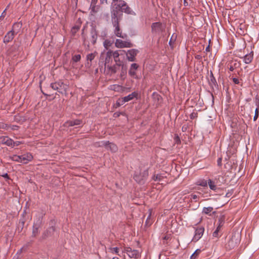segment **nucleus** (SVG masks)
<instances>
[{
  "mask_svg": "<svg viewBox=\"0 0 259 259\" xmlns=\"http://www.w3.org/2000/svg\"><path fill=\"white\" fill-rule=\"evenodd\" d=\"M233 238H232L229 242V245H232L233 247Z\"/></svg>",
  "mask_w": 259,
  "mask_h": 259,
  "instance_id": "45",
  "label": "nucleus"
},
{
  "mask_svg": "<svg viewBox=\"0 0 259 259\" xmlns=\"http://www.w3.org/2000/svg\"><path fill=\"white\" fill-rule=\"evenodd\" d=\"M114 26L115 27L114 33L116 36L123 39L126 38V34L122 33V31L119 28L118 21L114 22Z\"/></svg>",
  "mask_w": 259,
  "mask_h": 259,
  "instance_id": "7",
  "label": "nucleus"
},
{
  "mask_svg": "<svg viewBox=\"0 0 259 259\" xmlns=\"http://www.w3.org/2000/svg\"><path fill=\"white\" fill-rule=\"evenodd\" d=\"M201 252V250L199 249H197L191 256V259H196L198 255Z\"/></svg>",
  "mask_w": 259,
  "mask_h": 259,
  "instance_id": "26",
  "label": "nucleus"
},
{
  "mask_svg": "<svg viewBox=\"0 0 259 259\" xmlns=\"http://www.w3.org/2000/svg\"><path fill=\"white\" fill-rule=\"evenodd\" d=\"M139 51L136 49H131L128 50L126 53L127 59L129 61H135L136 60L135 57L137 56Z\"/></svg>",
  "mask_w": 259,
  "mask_h": 259,
  "instance_id": "5",
  "label": "nucleus"
},
{
  "mask_svg": "<svg viewBox=\"0 0 259 259\" xmlns=\"http://www.w3.org/2000/svg\"><path fill=\"white\" fill-rule=\"evenodd\" d=\"M59 84L55 83H52L51 84V87L54 90H58V86Z\"/></svg>",
  "mask_w": 259,
  "mask_h": 259,
  "instance_id": "37",
  "label": "nucleus"
},
{
  "mask_svg": "<svg viewBox=\"0 0 259 259\" xmlns=\"http://www.w3.org/2000/svg\"><path fill=\"white\" fill-rule=\"evenodd\" d=\"M180 141V140H179V138H178V137H177V138H176V142H178V141Z\"/></svg>",
  "mask_w": 259,
  "mask_h": 259,
  "instance_id": "58",
  "label": "nucleus"
},
{
  "mask_svg": "<svg viewBox=\"0 0 259 259\" xmlns=\"http://www.w3.org/2000/svg\"><path fill=\"white\" fill-rule=\"evenodd\" d=\"M198 198V196L196 194H191L190 195V199L192 200H194L195 201H197V199Z\"/></svg>",
  "mask_w": 259,
  "mask_h": 259,
  "instance_id": "36",
  "label": "nucleus"
},
{
  "mask_svg": "<svg viewBox=\"0 0 259 259\" xmlns=\"http://www.w3.org/2000/svg\"><path fill=\"white\" fill-rule=\"evenodd\" d=\"M108 143V145H107V147L108 149H109L112 152H115L117 150V147L116 145L113 143Z\"/></svg>",
  "mask_w": 259,
  "mask_h": 259,
  "instance_id": "21",
  "label": "nucleus"
},
{
  "mask_svg": "<svg viewBox=\"0 0 259 259\" xmlns=\"http://www.w3.org/2000/svg\"><path fill=\"white\" fill-rule=\"evenodd\" d=\"M38 233V228L35 227L33 226V231H32V235L35 237Z\"/></svg>",
  "mask_w": 259,
  "mask_h": 259,
  "instance_id": "33",
  "label": "nucleus"
},
{
  "mask_svg": "<svg viewBox=\"0 0 259 259\" xmlns=\"http://www.w3.org/2000/svg\"><path fill=\"white\" fill-rule=\"evenodd\" d=\"M106 3H107V0H105Z\"/></svg>",
  "mask_w": 259,
  "mask_h": 259,
  "instance_id": "62",
  "label": "nucleus"
},
{
  "mask_svg": "<svg viewBox=\"0 0 259 259\" xmlns=\"http://www.w3.org/2000/svg\"><path fill=\"white\" fill-rule=\"evenodd\" d=\"M40 89H41V83H40ZM41 92H42V93H43V94H44V95H46V96H48V94H47L43 92V91L42 90V89H41Z\"/></svg>",
  "mask_w": 259,
  "mask_h": 259,
  "instance_id": "50",
  "label": "nucleus"
},
{
  "mask_svg": "<svg viewBox=\"0 0 259 259\" xmlns=\"http://www.w3.org/2000/svg\"><path fill=\"white\" fill-rule=\"evenodd\" d=\"M6 9H5V10L4 11L3 13H2V15L0 16V18H1V17H5V16H4V15H5V12H6Z\"/></svg>",
  "mask_w": 259,
  "mask_h": 259,
  "instance_id": "49",
  "label": "nucleus"
},
{
  "mask_svg": "<svg viewBox=\"0 0 259 259\" xmlns=\"http://www.w3.org/2000/svg\"><path fill=\"white\" fill-rule=\"evenodd\" d=\"M110 89L116 92H121L123 91V88L122 86L117 84L111 85Z\"/></svg>",
  "mask_w": 259,
  "mask_h": 259,
  "instance_id": "19",
  "label": "nucleus"
},
{
  "mask_svg": "<svg viewBox=\"0 0 259 259\" xmlns=\"http://www.w3.org/2000/svg\"><path fill=\"white\" fill-rule=\"evenodd\" d=\"M124 51H116L114 52L112 51V57L114 59L115 62L117 63L120 61L119 56L120 55L119 52H124Z\"/></svg>",
  "mask_w": 259,
  "mask_h": 259,
  "instance_id": "18",
  "label": "nucleus"
},
{
  "mask_svg": "<svg viewBox=\"0 0 259 259\" xmlns=\"http://www.w3.org/2000/svg\"><path fill=\"white\" fill-rule=\"evenodd\" d=\"M206 51H209V46H208L207 47H206Z\"/></svg>",
  "mask_w": 259,
  "mask_h": 259,
  "instance_id": "57",
  "label": "nucleus"
},
{
  "mask_svg": "<svg viewBox=\"0 0 259 259\" xmlns=\"http://www.w3.org/2000/svg\"><path fill=\"white\" fill-rule=\"evenodd\" d=\"M69 126H74L75 125H79L81 123V121L79 120H75L73 121H70L67 122Z\"/></svg>",
  "mask_w": 259,
  "mask_h": 259,
  "instance_id": "24",
  "label": "nucleus"
},
{
  "mask_svg": "<svg viewBox=\"0 0 259 259\" xmlns=\"http://www.w3.org/2000/svg\"><path fill=\"white\" fill-rule=\"evenodd\" d=\"M19 144H20V142H15V144H13V146H15V145H16V146H18V145H19Z\"/></svg>",
  "mask_w": 259,
  "mask_h": 259,
  "instance_id": "51",
  "label": "nucleus"
},
{
  "mask_svg": "<svg viewBox=\"0 0 259 259\" xmlns=\"http://www.w3.org/2000/svg\"><path fill=\"white\" fill-rule=\"evenodd\" d=\"M117 104L118 106H119L122 105L123 104H121V101H119V99H118V100L117 102Z\"/></svg>",
  "mask_w": 259,
  "mask_h": 259,
  "instance_id": "48",
  "label": "nucleus"
},
{
  "mask_svg": "<svg viewBox=\"0 0 259 259\" xmlns=\"http://www.w3.org/2000/svg\"><path fill=\"white\" fill-rule=\"evenodd\" d=\"M223 226V224H222V222H220V223H219V225L217 227L216 230H218V231H219L221 229V227Z\"/></svg>",
  "mask_w": 259,
  "mask_h": 259,
  "instance_id": "43",
  "label": "nucleus"
},
{
  "mask_svg": "<svg viewBox=\"0 0 259 259\" xmlns=\"http://www.w3.org/2000/svg\"><path fill=\"white\" fill-rule=\"evenodd\" d=\"M47 237V235L46 234H44V235L42 236V239H46Z\"/></svg>",
  "mask_w": 259,
  "mask_h": 259,
  "instance_id": "53",
  "label": "nucleus"
},
{
  "mask_svg": "<svg viewBox=\"0 0 259 259\" xmlns=\"http://www.w3.org/2000/svg\"><path fill=\"white\" fill-rule=\"evenodd\" d=\"M204 231L203 227L198 228L195 230V233L192 239V241L196 242L198 241L202 236Z\"/></svg>",
  "mask_w": 259,
  "mask_h": 259,
  "instance_id": "6",
  "label": "nucleus"
},
{
  "mask_svg": "<svg viewBox=\"0 0 259 259\" xmlns=\"http://www.w3.org/2000/svg\"><path fill=\"white\" fill-rule=\"evenodd\" d=\"M225 220V217L224 215H222L220 217V218L219 219V223H220V222H222V224H224Z\"/></svg>",
  "mask_w": 259,
  "mask_h": 259,
  "instance_id": "38",
  "label": "nucleus"
},
{
  "mask_svg": "<svg viewBox=\"0 0 259 259\" xmlns=\"http://www.w3.org/2000/svg\"><path fill=\"white\" fill-rule=\"evenodd\" d=\"M115 46L117 48H131L133 44L129 40H122L120 39H116Z\"/></svg>",
  "mask_w": 259,
  "mask_h": 259,
  "instance_id": "4",
  "label": "nucleus"
},
{
  "mask_svg": "<svg viewBox=\"0 0 259 259\" xmlns=\"http://www.w3.org/2000/svg\"><path fill=\"white\" fill-rule=\"evenodd\" d=\"M123 252L126 253L130 258H137L140 256V253L138 250L132 249L131 247H124Z\"/></svg>",
  "mask_w": 259,
  "mask_h": 259,
  "instance_id": "3",
  "label": "nucleus"
},
{
  "mask_svg": "<svg viewBox=\"0 0 259 259\" xmlns=\"http://www.w3.org/2000/svg\"><path fill=\"white\" fill-rule=\"evenodd\" d=\"M221 163H222V158H219L218 159V165H221Z\"/></svg>",
  "mask_w": 259,
  "mask_h": 259,
  "instance_id": "46",
  "label": "nucleus"
},
{
  "mask_svg": "<svg viewBox=\"0 0 259 259\" xmlns=\"http://www.w3.org/2000/svg\"><path fill=\"white\" fill-rule=\"evenodd\" d=\"M148 176V172L147 170H145L143 172L140 174H136L134 175V179L139 184H144Z\"/></svg>",
  "mask_w": 259,
  "mask_h": 259,
  "instance_id": "2",
  "label": "nucleus"
},
{
  "mask_svg": "<svg viewBox=\"0 0 259 259\" xmlns=\"http://www.w3.org/2000/svg\"><path fill=\"white\" fill-rule=\"evenodd\" d=\"M111 8L113 11H115L116 8H119L120 7L125 6V2L123 0H112Z\"/></svg>",
  "mask_w": 259,
  "mask_h": 259,
  "instance_id": "10",
  "label": "nucleus"
},
{
  "mask_svg": "<svg viewBox=\"0 0 259 259\" xmlns=\"http://www.w3.org/2000/svg\"><path fill=\"white\" fill-rule=\"evenodd\" d=\"M22 26V24L21 22L15 23L13 26L12 29L11 30L15 34L18 33Z\"/></svg>",
  "mask_w": 259,
  "mask_h": 259,
  "instance_id": "14",
  "label": "nucleus"
},
{
  "mask_svg": "<svg viewBox=\"0 0 259 259\" xmlns=\"http://www.w3.org/2000/svg\"><path fill=\"white\" fill-rule=\"evenodd\" d=\"M1 176L2 177H4L5 178H7L8 179H9V176H8V174H7V173H6L5 174H3V175H1Z\"/></svg>",
  "mask_w": 259,
  "mask_h": 259,
  "instance_id": "44",
  "label": "nucleus"
},
{
  "mask_svg": "<svg viewBox=\"0 0 259 259\" xmlns=\"http://www.w3.org/2000/svg\"><path fill=\"white\" fill-rule=\"evenodd\" d=\"M112 42L108 39H106L103 42V46L106 50H108L109 47L111 46Z\"/></svg>",
  "mask_w": 259,
  "mask_h": 259,
  "instance_id": "23",
  "label": "nucleus"
},
{
  "mask_svg": "<svg viewBox=\"0 0 259 259\" xmlns=\"http://www.w3.org/2000/svg\"><path fill=\"white\" fill-rule=\"evenodd\" d=\"M152 31L153 33H157L162 31V25L160 22L153 23L152 25Z\"/></svg>",
  "mask_w": 259,
  "mask_h": 259,
  "instance_id": "9",
  "label": "nucleus"
},
{
  "mask_svg": "<svg viewBox=\"0 0 259 259\" xmlns=\"http://www.w3.org/2000/svg\"><path fill=\"white\" fill-rule=\"evenodd\" d=\"M81 59V56L79 54L75 55L72 57V60L74 62H77L80 61Z\"/></svg>",
  "mask_w": 259,
  "mask_h": 259,
  "instance_id": "29",
  "label": "nucleus"
},
{
  "mask_svg": "<svg viewBox=\"0 0 259 259\" xmlns=\"http://www.w3.org/2000/svg\"><path fill=\"white\" fill-rule=\"evenodd\" d=\"M213 210V207H204L202 210V212L208 214L210 212H211Z\"/></svg>",
  "mask_w": 259,
  "mask_h": 259,
  "instance_id": "27",
  "label": "nucleus"
},
{
  "mask_svg": "<svg viewBox=\"0 0 259 259\" xmlns=\"http://www.w3.org/2000/svg\"><path fill=\"white\" fill-rule=\"evenodd\" d=\"M14 34L15 33L12 31H9L4 38V42L5 43H8L12 41L14 38Z\"/></svg>",
  "mask_w": 259,
  "mask_h": 259,
  "instance_id": "15",
  "label": "nucleus"
},
{
  "mask_svg": "<svg viewBox=\"0 0 259 259\" xmlns=\"http://www.w3.org/2000/svg\"><path fill=\"white\" fill-rule=\"evenodd\" d=\"M52 229H53V231H55V228L53 227H52Z\"/></svg>",
  "mask_w": 259,
  "mask_h": 259,
  "instance_id": "60",
  "label": "nucleus"
},
{
  "mask_svg": "<svg viewBox=\"0 0 259 259\" xmlns=\"http://www.w3.org/2000/svg\"><path fill=\"white\" fill-rule=\"evenodd\" d=\"M223 226V224H222V222H220V223H219V225L217 227L216 230H218V231H219L221 229V227Z\"/></svg>",
  "mask_w": 259,
  "mask_h": 259,
  "instance_id": "42",
  "label": "nucleus"
},
{
  "mask_svg": "<svg viewBox=\"0 0 259 259\" xmlns=\"http://www.w3.org/2000/svg\"><path fill=\"white\" fill-rule=\"evenodd\" d=\"M234 68L233 66H230V68H229V70L231 71H233L234 70Z\"/></svg>",
  "mask_w": 259,
  "mask_h": 259,
  "instance_id": "52",
  "label": "nucleus"
},
{
  "mask_svg": "<svg viewBox=\"0 0 259 259\" xmlns=\"http://www.w3.org/2000/svg\"><path fill=\"white\" fill-rule=\"evenodd\" d=\"M138 67L139 65L137 64H132L128 71V74L133 77L136 78V70Z\"/></svg>",
  "mask_w": 259,
  "mask_h": 259,
  "instance_id": "12",
  "label": "nucleus"
},
{
  "mask_svg": "<svg viewBox=\"0 0 259 259\" xmlns=\"http://www.w3.org/2000/svg\"><path fill=\"white\" fill-rule=\"evenodd\" d=\"M223 226V224H222V222H220V223H219V225L217 227L216 230H218V231H219L221 229V227Z\"/></svg>",
  "mask_w": 259,
  "mask_h": 259,
  "instance_id": "41",
  "label": "nucleus"
},
{
  "mask_svg": "<svg viewBox=\"0 0 259 259\" xmlns=\"http://www.w3.org/2000/svg\"><path fill=\"white\" fill-rule=\"evenodd\" d=\"M18 126L17 125H13L12 127V129L13 130H17L18 128Z\"/></svg>",
  "mask_w": 259,
  "mask_h": 259,
  "instance_id": "47",
  "label": "nucleus"
},
{
  "mask_svg": "<svg viewBox=\"0 0 259 259\" xmlns=\"http://www.w3.org/2000/svg\"><path fill=\"white\" fill-rule=\"evenodd\" d=\"M0 142L2 144H5L8 146H12L15 144V142L10 138L8 137H2L0 138Z\"/></svg>",
  "mask_w": 259,
  "mask_h": 259,
  "instance_id": "13",
  "label": "nucleus"
},
{
  "mask_svg": "<svg viewBox=\"0 0 259 259\" xmlns=\"http://www.w3.org/2000/svg\"><path fill=\"white\" fill-rule=\"evenodd\" d=\"M96 54L97 53L96 52H95L94 53H91V54H88L87 56V60L92 61L95 58V57L96 55Z\"/></svg>",
  "mask_w": 259,
  "mask_h": 259,
  "instance_id": "28",
  "label": "nucleus"
},
{
  "mask_svg": "<svg viewBox=\"0 0 259 259\" xmlns=\"http://www.w3.org/2000/svg\"><path fill=\"white\" fill-rule=\"evenodd\" d=\"M112 259H119L118 257H113Z\"/></svg>",
  "mask_w": 259,
  "mask_h": 259,
  "instance_id": "59",
  "label": "nucleus"
},
{
  "mask_svg": "<svg viewBox=\"0 0 259 259\" xmlns=\"http://www.w3.org/2000/svg\"><path fill=\"white\" fill-rule=\"evenodd\" d=\"M208 185L210 189L212 190L216 191L217 189H218V187L215 184L214 182L210 179H209L208 180Z\"/></svg>",
  "mask_w": 259,
  "mask_h": 259,
  "instance_id": "20",
  "label": "nucleus"
},
{
  "mask_svg": "<svg viewBox=\"0 0 259 259\" xmlns=\"http://www.w3.org/2000/svg\"><path fill=\"white\" fill-rule=\"evenodd\" d=\"M258 115H259V113H258V108H256L255 109V114H254V116L253 117V120L254 121H256L258 117Z\"/></svg>",
  "mask_w": 259,
  "mask_h": 259,
  "instance_id": "32",
  "label": "nucleus"
},
{
  "mask_svg": "<svg viewBox=\"0 0 259 259\" xmlns=\"http://www.w3.org/2000/svg\"><path fill=\"white\" fill-rule=\"evenodd\" d=\"M199 185L202 187H206L208 185V182L205 180H203L200 182Z\"/></svg>",
  "mask_w": 259,
  "mask_h": 259,
  "instance_id": "35",
  "label": "nucleus"
},
{
  "mask_svg": "<svg viewBox=\"0 0 259 259\" xmlns=\"http://www.w3.org/2000/svg\"><path fill=\"white\" fill-rule=\"evenodd\" d=\"M233 82L235 84H239V80L238 78H233Z\"/></svg>",
  "mask_w": 259,
  "mask_h": 259,
  "instance_id": "40",
  "label": "nucleus"
},
{
  "mask_svg": "<svg viewBox=\"0 0 259 259\" xmlns=\"http://www.w3.org/2000/svg\"><path fill=\"white\" fill-rule=\"evenodd\" d=\"M18 47V46H17L16 44H15V45H14L13 46L12 48H13V49H16V47Z\"/></svg>",
  "mask_w": 259,
  "mask_h": 259,
  "instance_id": "56",
  "label": "nucleus"
},
{
  "mask_svg": "<svg viewBox=\"0 0 259 259\" xmlns=\"http://www.w3.org/2000/svg\"><path fill=\"white\" fill-rule=\"evenodd\" d=\"M111 252L112 253H115L118 255L119 254V248L118 247H111L109 248Z\"/></svg>",
  "mask_w": 259,
  "mask_h": 259,
  "instance_id": "30",
  "label": "nucleus"
},
{
  "mask_svg": "<svg viewBox=\"0 0 259 259\" xmlns=\"http://www.w3.org/2000/svg\"><path fill=\"white\" fill-rule=\"evenodd\" d=\"M27 245L24 246L17 252V254L14 257V259H19L20 254L22 252L23 250H26L27 248Z\"/></svg>",
  "mask_w": 259,
  "mask_h": 259,
  "instance_id": "22",
  "label": "nucleus"
},
{
  "mask_svg": "<svg viewBox=\"0 0 259 259\" xmlns=\"http://www.w3.org/2000/svg\"><path fill=\"white\" fill-rule=\"evenodd\" d=\"M93 39H94V40H93V44H94V43H95V42H96V40H95L96 38H95V35H93Z\"/></svg>",
  "mask_w": 259,
  "mask_h": 259,
  "instance_id": "54",
  "label": "nucleus"
},
{
  "mask_svg": "<svg viewBox=\"0 0 259 259\" xmlns=\"http://www.w3.org/2000/svg\"><path fill=\"white\" fill-rule=\"evenodd\" d=\"M173 36H174V35H172V36L171 38H170V40H169V45H171V42H172V38L173 37Z\"/></svg>",
  "mask_w": 259,
  "mask_h": 259,
  "instance_id": "55",
  "label": "nucleus"
},
{
  "mask_svg": "<svg viewBox=\"0 0 259 259\" xmlns=\"http://www.w3.org/2000/svg\"><path fill=\"white\" fill-rule=\"evenodd\" d=\"M138 96V93L134 92L127 96L119 99V101H121V104H124V103L128 102L135 98H137Z\"/></svg>",
  "mask_w": 259,
  "mask_h": 259,
  "instance_id": "8",
  "label": "nucleus"
},
{
  "mask_svg": "<svg viewBox=\"0 0 259 259\" xmlns=\"http://www.w3.org/2000/svg\"><path fill=\"white\" fill-rule=\"evenodd\" d=\"M219 231H218V230H215V231L213 233V236L214 237H218L219 236Z\"/></svg>",
  "mask_w": 259,
  "mask_h": 259,
  "instance_id": "39",
  "label": "nucleus"
},
{
  "mask_svg": "<svg viewBox=\"0 0 259 259\" xmlns=\"http://www.w3.org/2000/svg\"><path fill=\"white\" fill-rule=\"evenodd\" d=\"M253 52H250L249 54L246 55L243 58V61L246 64L250 63L253 59Z\"/></svg>",
  "mask_w": 259,
  "mask_h": 259,
  "instance_id": "16",
  "label": "nucleus"
},
{
  "mask_svg": "<svg viewBox=\"0 0 259 259\" xmlns=\"http://www.w3.org/2000/svg\"><path fill=\"white\" fill-rule=\"evenodd\" d=\"M9 126L7 124H5L3 122H0V128L8 129Z\"/></svg>",
  "mask_w": 259,
  "mask_h": 259,
  "instance_id": "34",
  "label": "nucleus"
},
{
  "mask_svg": "<svg viewBox=\"0 0 259 259\" xmlns=\"http://www.w3.org/2000/svg\"><path fill=\"white\" fill-rule=\"evenodd\" d=\"M99 7L98 6L94 5L93 3L91 4V13L93 15L94 13L97 12L99 10Z\"/></svg>",
  "mask_w": 259,
  "mask_h": 259,
  "instance_id": "25",
  "label": "nucleus"
},
{
  "mask_svg": "<svg viewBox=\"0 0 259 259\" xmlns=\"http://www.w3.org/2000/svg\"><path fill=\"white\" fill-rule=\"evenodd\" d=\"M10 157L13 161L23 163H27L32 159V156L31 154L23 155L21 156L14 155Z\"/></svg>",
  "mask_w": 259,
  "mask_h": 259,
  "instance_id": "1",
  "label": "nucleus"
},
{
  "mask_svg": "<svg viewBox=\"0 0 259 259\" xmlns=\"http://www.w3.org/2000/svg\"><path fill=\"white\" fill-rule=\"evenodd\" d=\"M146 223L147 224L148 223V219L146 220Z\"/></svg>",
  "mask_w": 259,
  "mask_h": 259,
  "instance_id": "61",
  "label": "nucleus"
},
{
  "mask_svg": "<svg viewBox=\"0 0 259 259\" xmlns=\"http://www.w3.org/2000/svg\"><path fill=\"white\" fill-rule=\"evenodd\" d=\"M112 51L109 50L106 53V57L105 59V64L106 65L107 64L109 63L111 61L112 57Z\"/></svg>",
  "mask_w": 259,
  "mask_h": 259,
  "instance_id": "17",
  "label": "nucleus"
},
{
  "mask_svg": "<svg viewBox=\"0 0 259 259\" xmlns=\"http://www.w3.org/2000/svg\"><path fill=\"white\" fill-rule=\"evenodd\" d=\"M162 178V176L160 174H157L154 175L153 177V179L155 181H160Z\"/></svg>",
  "mask_w": 259,
  "mask_h": 259,
  "instance_id": "31",
  "label": "nucleus"
},
{
  "mask_svg": "<svg viewBox=\"0 0 259 259\" xmlns=\"http://www.w3.org/2000/svg\"><path fill=\"white\" fill-rule=\"evenodd\" d=\"M115 11H113L114 12V15H115V13L117 12L118 11H121L122 12H124L127 14H132L133 13V11L131 10V9L128 7L126 3H125V6H123L122 7H120L119 8H116L115 9Z\"/></svg>",
  "mask_w": 259,
  "mask_h": 259,
  "instance_id": "11",
  "label": "nucleus"
}]
</instances>
